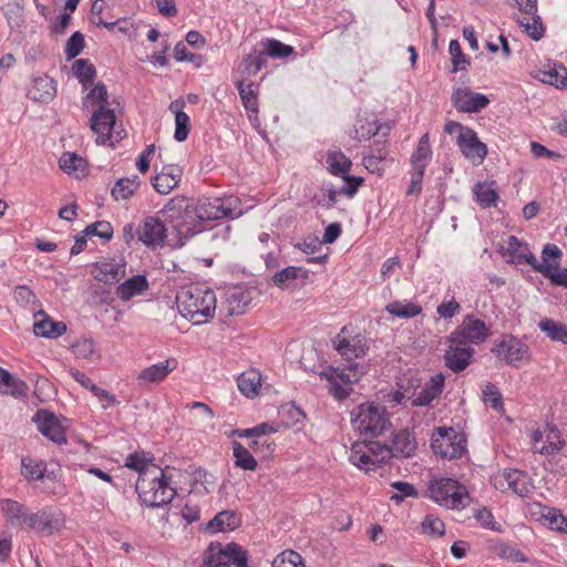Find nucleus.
<instances>
[{"label": "nucleus", "mask_w": 567, "mask_h": 567, "mask_svg": "<svg viewBox=\"0 0 567 567\" xmlns=\"http://www.w3.org/2000/svg\"><path fill=\"white\" fill-rule=\"evenodd\" d=\"M83 107L93 110L90 126L96 135V143L113 145L112 132L115 114L110 107L109 93L104 83H96L83 99Z\"/></svg>", "instance_id": "1"}, {"label": "nucleus", "mask_w": 567, "mask_h": 567, "mask_svg": "<svg viewBox=\"0 0 567 567\" xmlns=\"http://www.w3.org/2000/svg\"><path fill=\"white\" fill-rule=\"evenodd\" d=\"M176 303L183 317L199 324L214 316L216 297L214 291L208 288L190 285L177 292Z\"/></svg>", "instance_id": "2"}, {"label": "nucleus", "mask_w": 567, "mask_h": 567, "mask_svg": "<svg viewBox=\"0 0 567 567\" xmlns=\"http://www.w3.org/2000/svg\"><path fill=\"white\" fill-rule=\"evenodd\" d=\"M172 478L161 467H150L138 476L135 489L140 499L148 507L169 504L176 495Z\"/></svg>", "instance_id": "3"}, {"label": "nucleus", "mask_w": 567, "mask_h": 567, "mask_svg": "<svg viewBox=\"0 0 567 567\" xmlns=\"http://www.w3.org/2000/svg\"><path fill=\"white\" fill-rule=\"evenodd\" d=\"M351 423L363 435L379 436L391 426L386 408L373 402H364L351 411Z\"/></svg>", "instance_id": "4"}, {"label": "nucleus", "mask_w": 567, "mask_h": 567, "mask_svg": "<svg viewBox=\"0 0 567 567\" xmlns=\"http://www.w3.org/2000/svg\"><path fill=\"white\" fill-rule=\"evenodd\" d=\"M239 199L237 197H204L198 199L194 207L185 206V216L192 217L194 214L200 221L217 220L221 218L234 219L241 215L238 207Z\"/></svg>", "instance_id": "5"}, {"label": "nucleus", "mask_w": 567, "mask_h": 567, "mask_svg": "<svg viewBox=\"0 0 567 567\" xmlns=\"http://www.w3.org/2000/svg\"><path fill=\"white\" fill-rule=\"evenodd\" d=\"M359 363H350L346 369L327 367L320 372V378L328 382V392L336 400L343 401L353 392V384L364 374Z\"/></svg>", "instance_id": "6"}, {"label": "nucleus", "mask_w": 567, "mask_h": 567, "mask_svg": "<svg viewBox=\"0 0 567 567\" xmlns=\"http://www.w3.org/2000/svg\"><path fill=\"white\" fill-rule=\"evenodd\" d=\"M426 495L441 506L458 509L468 497L465 486L450 477H434L430 481Z\"/></svg>", "instance_id": "7"}, {"label": "nucleus", "mask_w": 567, "mask_h": 567, "mask_svg": "<svg viewBox=\"0 0 567 567\" xmlns=\"http://www.w3.org/2000/svg\"><path fill=\"white\" fill-rule=\"evenodd\" d=\"M433 157V151L430 143L429 133L423 134L416 148L411 155L410 165V185L406 189L408 196H419L422 192L423 178L426 167L430 165Z\"/></svg>", "instance_id": "8"}, {"label": "nucleus", "mask_w": 567, "mask_h": 567, "mask_svg": "<svg viewBox=\"0 0 567 567\" xmlns=\"http://www.w3.org/2000/svg\"><path fill=\"white\" fill-rule=\"evenodd\" d=\"M431 447L436 455L443 458H458L466 451L465 434L454 427H437L432 436Z\"/></svg>", "instance_id": "9"}, {"label": "nucleus", "mask_w": 567, "mask_h": 567, "mask_svg": "<svg viewBox=\"0 0 567 567\" xmlns=\"http://www.w3.org/2000/svg\"><path fill=\"white\" fill-rule=\"evenodd\" d=\"M443 360L445 367L454 373H461L473 362L475 349L458 339L447 336Z\"/></svg>", "instance_id": "10"}, {"label": "nucleus", "mask_w": 567, "mask_h": 567, "mask_svg": "<svg viewBox=\"0 0 567 567\" xmlns=\"http://www.w3.org/2000/svg\"><path fill=\"white\" fill-rule=\"evenodd\" d=\"M491 351L497 359L514 367L529 360V347L512 334L503 336L494 343Z\"/></svg>", "instance_id": "11"}, {"label": "nucleus", "mask_w": 567, "mask_h": 567, "mask_svg": "<svg viewBox=\"0 0 567 567\" xmlns=\"http://www.w3.org/2000/svg\"><path fill=\"white\" fill-rule=\"evenodd\" d=\"M450 336L473 347V344L483 343L488 338L489 328L483 320L475 318L473 315H466L462 323Z\"/></svg>", "instance_id": "12"}, {"label": "nucleus", "mask_w": 567, "mask_h": 567, "mask_svg": "<svg viewBox=\"0 0 567 567\" xmlns=\"http://www.w3.org/2000/svg\"><path fill=\"white\" fill-rule=\"evenodd\" d=\"M456 144L465 158L475 165L483 163L487 155V146L481 142L473 128H464L456 137Z\"/></svg>", "instance_id": "13"}, {"label": "nucleus", "mask_w": 567, "mask_h": 567, "mask_svg": "<svg viewBox=\"0 0 567 567\" xmlns=\"http://www.w3.org/2000/svg\"><path fill=\"white\" fill-rule=\"evenodd\" d=\"M452 105L463 113H477L489 104V99L467 87H456L451 96Z\"/></svg>", "instance_id": "14"}, {"label": "nucleus", "mask_w": 567, "mask_h": 567, "mask_svg": "<svg viewBox=\"0 0 567 567\" xmlns=\"http://www.w3.org/2000/svg\"><path fill=\"white\" fill-rule=\"evenodd\" d=\"M533 449L543 455H550L561 450L564 441L556 426L546 425L544 430H536L533 433Z\"/></svg>", "instance_id": "15"}, {"label": "nucleus", "mask_w": 567, "mask_h": 567, "mask_svg": "<svg viewBox=\"0 0 567 567\" xmlns=\"http://www.w3.org/2000/svg\"><path fill=\"white\" fill-rule=\"evenodd\" d=\"M33 421L37 423V427L43 436L56 444L66 443L64 429L52 412L40 410L33 416Z\"/></svg>", "instance_id": "16"}, {"label": "nucleus", "mask_w": 567, "mask_h": 567, "mask_svg": "<svg viewBox=\"0 0 567 567\" xmlns=\"http://www.w3.org/2000/svg\"><path fill=\"white\" fill-rule=\"evenodd\" d=\"M138 239L147 247H161L166 238V228L163 221L155 216H147L136 230Z\"/></svg>", "instance_id": "17"}, {"label": "nucleus", "mask_w": 567, "mask_h": 567, "mask_svg": "<svg viewBox=\"0 0 567 567\" xmlns=\"http://www.w3.org/2000/svg\"><path fill=\"white\" fill-rule=\"evenodd\" d=\"M379 455V458L378 455L373 456V453L367 450L365 442H355L351 447L350 462L360 470L370 471L386 462L385 450L381 449Z\"/></svg>", "instance_id": "18"}, {"label": "nucleus", "mask_w": 567, "mask_h": 567, "mask_svg": "<svg viewBox=\"0 0 567 567\" xmlns=\"http://www.w3.org/2000/svg\"><path fill=\"white\" fill-rule=\"evenodd\" d=\"M0 508L12 527L28 529L32 512L25 505L14 499L6 498L0 501Z\"/></svg>", "instance_id": "19"}, {"label": "nucleus", "mask_w": 567, "mask_h": 567, "mask_svg": "<svg viewBox=\"0 0 567 567\" xmlns=\"http://www.w3.org/2000/svg\"><path fill=\"white\" fill-rule=\"evenodd\" d=\"M62 520L58 514L43 508L31 514L28 529L35 530L44 536H50L60 530Z\"/></svg>", "instance_id": "20"}, {"label": "nucleus", "mask_w": 567, "mask_h": 567, "mask_svg": "<svg viewBox=\"0 0 567 567\" xmlns=\"http://www.w3.org/2000/svg\"><path fill=\"white\" fill-rule=\"evenodd\" d=\"M177 364L178 362L175 358H168L163 362L144 368L140 372L137 380L142 385L161 383L171 372L177 369Z\"/></svg>", "instance_id": "21"}, {"label": "nucleus", "mask_w": 567, "mask_h": 567, "mask_svg": "<svg viewBox=\"0 0 567 567\" xmlns=\"http://www.w3.org/2000/svg\"><path fill=\"white\" fill-rule=\"evenodd\" d=\"M183 169L178 165H165L152 179V185L159 194H169L181 182Z\"/></svg>", "instance_id": "22"}, {"label": "nucleus", "mask_w": 567, "mask_h": 567, "mask_svg": "<svg viewBox=\"0 0 567 567\" xmlns=\"http://www.w3.org/2000/svg\"><path fill=\"white\" fill-rule=\"evenodd\" d=\"M224 299L223 307L228 316H238L244 313L251 301L249 291L239 286L227 289L224 295Z\"/></svg>", "instance_id": "23"}, {"label": "nucleus", "mask_w": 567, "mask_h": 567, "mask_svg": "<svg viewBox=\"0 0 567 567\" xmlns=\"http://www.w3.org/2000/svg\"><path fill=\"white\" fill-rule=\"evenodd\" d=\"M333 346L338 353L349 361L365 355L368 351L367 341L360 336L349 339L338 336L333 340Z\"/></svg>", "instance_id": "24"}, {"label": "nucleus", "mask_w": 567, "mask_h": 567, "mask_svg": "<svg viewBox=\"0 0 567 567\" xmlns=\"http://www.w3.org/2000/svg\"><path fill=\"white\" fill-rule=\"evenodd\" d=\"M125 276V262L116 259L102 260L95 265L94 278L105 284H116Z\"/></svg>", "instance_id": "25"}, {"label": "nucleus", "mask_w": 567, "mask_h": 567, "mask_svg": "<svg viewBox=\"0 0 567 567\" xmlns=\"http://www.w3.org/2000/svg\"><path fill=\"white\" fill-rule=\"evenodd\" d=\"M445 384V377L443 373H437L430 378V380L424 384V388L416 394V396L412 400V406H427L431 404L433 400L439 398Z\"/></svg>", "instance_id": "26"}, {"label": "nucleus", "mask_w": 567, "mask_h": 567, "mask_svg": "<svg viewBox=\"0 0 567 567\" xmlns=\"http://www.w3.org/2000/svg\"><path fill=\"white\" fill-rule=\"evenodd\" d=\"M34 316L37 321L33 324V331L39 337L58 338L66 331L64 322L52 320L43 310L38 311Z\"/></svg>", "instance_id": "27"}, {"label": "nucleus", "mask_w": 567, "mask_h": 567, "mask_svg": "<svg viewBox=\"0 0 567 567\" xmlns=\"http://www.w3.org/2000/svg\"><path fill=\"white\" fill-rule=\"evenodd\" d=\"M56 89L53 79L44 75L35 78L27 92V97L40 103H48L55 96Z\"/></svg>", "instance_id": "28"}, {"label": "nucleus", "mask_w": 567, "mask_h": 567, "mask_svg": "<svg viewBox=\"0 0 567 567\" xmlns=\"http://www.w3.org/2000/svg\"><path fill=\"white\" fill-rule=\"evenodd\" d=\"M308 278V270L301 267L288 266L276 271L271 277V282L280 289H290L296 287V281Z\"/></svg>", "instance_id": "29"}, {"label": "nucleus", "mask_w": 567, "mask_h": 567, "mask_svg": "<svg viewBox=\"0 0 567 567\" xmlns=\"http://www.w3.org/2000/svg\"><path fill=\"white\" fill-rule=\"evenodd\" d=\"M148 288V281L145 276L136 275L125 280L116 288V295L122 301H127L131 298L141 295Z\"/></svg>", "instance_id": "30"}, {"label": "nucleus", "mask_w": 567, "mask_h": 567, "mask_svg": "<svg viewBox=\"0 0 567 567\" xmlns=\"http://www.w3.org/2000/svg\"><path fill=\"white\" fill-rule=\"evenodd\" d=\"M240 523V517L235 512L221 511L208 522L206 529L210 533L234 530L239 527Z\"/></svg>", "instance_id": "31"}, {"label": "nucleus", "mask_w": 567, "mask_h": 567, "mask_svg": "<svg viewBox=\"0 0 567 567\" xmlns=\"http://www.w3.org/2000/svg\"><path fill=\"white\" fill-rule=\"evenodd\" d=\"M507 487L520 497H525L530 492L529 478L526 473L518 470L505 471L503 476Z\"/></svg>", "instance_id": "32"}, {"label": "nucleus", "mask_w": 567, "mask_h": 567, "mask_svg": "<svg viewBox=\"0 0 567 567\" xmlns=\"http://www.w3.org/2000/svg\"><path fill=\"white\" fill-rule=\"evenodd\" d=\"M184 103L176 100L169 104V111L175 114L174 138L184 142L189 134V116L182 111Z\"/></svg>", "instance_id": "33"}, {"label": "nucleus", "mask_w": 567, "mask_h": 567, "mask_svg": "<svg viewBox=\"0 0 567 567\" xmlns=\"http://www.w3.org/2000/svg\"><path fill=\"white\" fill-rule=\"evenodd\" d=\"M390 128L391 127L388 124H378L377 121H359L353 134H351V137L358 141L369 140L372 136H375L379 132H381L382 137H385L389 134Z\"/></svg>", "instance_id": "34"}, {"label": "nucleus", "mask_w": 567, "mask_h": 567, "mask_svg": "<svg viewBox=\"0 0 567 567\" xmlns=\"http://www.w3.org/2000/svg\"><path fill=\"white\" fill-rule=\"evenodd\" d=\"M415 439L412 433L408 430L398 432L392 441V453L393 455H401L403 457L411 456L415 451Z\"/></svg>", "instance_id": "35"}, {"label": "nucleus", "mask_w": 567, "mask_h": 567, "mask_svg": "<svg viewBox=\"0 0 567 567\" xmlns=\"http://www.w3.org/2000/svg\"><path fill=\"white\" fill-rule=\"evenodd\" d=\"M239 391L247 398L258 395L261 386V377L254 370L241 373L237 379Z\"/></svg>", "instance_id": "36"}, {"label": "nucleus", "mask_w": 567, "mask_h": 567, "mask_svg": "<svg viewBox=\"0 0 567 567\" xmlns=\"http://www.w3.org/2000/svg\"><path fill=\"white\" fill-rule=\"evenodd\" d=\"M141 182L138 176H133L132 178L123 177L115 182L114 186L111 189V195L115 200H125L134 195L136 189L138 188Z\"/></svg>", "instance_id": "37"}, {"label": "nucleus", "mask_w": 567, "mask_h": 567, "mask_svg": "<svg viewBox=\"0 0 567 567\" xmlns=\"http://www.w3.org/2000/svg\"><path fill=\"white\" fill-rule=\"evenodd\" d=\"M538 328L546 333L553 341H559L567 344V326L549 318H543L538 322Z\"/></svg>", "instance_id": "38"}, {"label": "nucleus", "mask_w": 567, "mask_h": 567, "mask_svg": "<svg viewBox=\"0 0 567 567\" xmlns=\"http://www.w3.org/2000/svg\"><path fill=\"white\" fill-rule=\"evenodd\" d=\"M59 165L66 174H76L78 176L84 175L87 166L86 161L82 156L70 152L62 154Z\"/></svg>", "instance_id": "39"}, {"label": "nucleus", "mask_w": 567, "mask_h": 567, "mask_svg": "<svg viewBox=\"0 0 567 567\" xmlns=\"http://www.w3.org/2000/svg\"><path fill=\"white\" fill-rule=\"evenodd\" d=\"M233 455L235 465L245 471H255L258 466L257 460L252 456L248 447L241 443L233 442Z\"/></svg>", "instance_id": "40"}, {"label": "nucleus", "mask_w": 567, "mask_h": 567, "mask_svg": "<svg viewBox=\"0 0 567 567\" xmlns=\"http://www.w3.org/2000/svg\"><path fill=\"white\" fill-rule=\"evenodd\" d=\"M327 164L330 174L341 177L347 175L352 166L351 159L340 151L329 152Z\"/></svg>", "instance_id": "41"}, {"label": "nucleus", "mask_w": 567, "mask_h": 567, "mask_svg": "<svg viewBox=\"0 0 567 567\" xmlns=\"http://www.w3.org/2000/svg\"><path fill=\"white\" fill-rule=\"evenodd\" d=\"M474 197L482 208L495 206L498 200V194L492 184L477 183L473 188Z\"/></svg>", "instance_id": "42"}, {"label": "nucleus", "mask_w": 567, "mask_h": 567, "mask_svg": "<svg viewBox=\"0 0 567 567\" xmlns=\"http://www.w3.org/2000/svg\"><path fill=\"white\" fill-rule=\"evenodd\" d=\"M385 310L398 318L409 319L419 316L422 307L416 302L392 301L386 305Z\"/></svg>", "instance_id": "43"}, {"label": "nucleus", "mask_w": 567, "mask_h": 567, "mask_svg": "<svg viewBox=\"0 0 567 567\" xmlns=\"http://www.w3.org/2000/svg\"><path fill=\"white\" fill-rule=\"evenodd\" d=\"M72 70L84 89H87L93 83L96 75L95 66L86 59L76 60L73 63Z\"/></svg>", "instance_id": "44"}, {"label": "nucleus", "mask_w": 567, "mask_h": 567, "mask_svg": "<svg viewBox=\"0 0 567 567\" xmlns=\"http://www.w3.org/2000/svg\"><path fill=\"white\" fill-rule=\"evenodd\" d=\"M237 90L240 95L241 102L247 111L258 112L257 86L255 83H245L244 81L237 82Z\"/></svg>", "instance_id": "45"}, {"label": "nucleus", "mask_w": 567, "mask_h": 567, "mask_svg": "<svg viewBox=\"0 0 567 567\" xmlns=\"http://www.w3.org/2000/svg\"><path fill=\"white\" fill-rule=\"evenodd\" d=\"M21 474L28 481L42 480L47 471V464L43 461H38L32 457L25 456L21 461Z\"/></svg>", "instance_id": "46"}, {"label": "nucleus", "mask_w": 567, "mask_h": 567, "mask_svg": "<svg viewBox=\"0 0 567 567\" xmlns=\"http://www.w3.org/2000/svg\"><path fill=\"white\" fill-rule=\"evenodd\" d=\"M262 45V52L266 54V58L284 59L295 52V49L291 45L285 44L277 39H267Z\"/></svg>", "instance_id": "47"}, {"label": "nucleus", "mask_w": 567, "mask_h": 567, "mask_svg": "<svg viewBox=\"0 0 567 567\" xmlns=\"http://www.w3.org/2000/svg\"><path fill=\"white\" fill-rule=\"evenodd\" d=\"M204 565L206 567L227 566L225 548L220 543H212L204 551Z\"/></svg>", "instance_id": "48"}, {"label": "nucleus", "mask_w": 567, "mask_h": 567, "mask_svg": "<svg viewBox=\"0 0 567 567\" xmlns=\"http://www.w3.org/2000/svg\"><path fill=\"white\" fill-rule=\"evenodd\" d=\"M540 517L550 529L567 533V519L559 511L544 507Z\"/></svg>", "instance_id": "49"}, {"label": "nucleus", "mask_w": 567, "mask_h": 567, "mask_svg": "<svg viewBox=\"0 0 567 567\" xmlns=\"http://www.w3.org/2000/svg\"><path fill=\"white\" fill-rule=\"evenodd\" d=\"M526 18L519 20V24L524 28L525 32L534 40L543 38L545 28L540 17L537 12L526 13Z\"/></svg>", "instance_id": "50"}, {"label": "nucleus", "mask_w": 567, "mask_h": 567, "mask_svg": "<svg viewBox=\"0 0 567 567\" xmlns=\"http://www.w3.org/2000/svg\"><path fill=\"white\" fill-rule=\"evenodd\" d=\"M225 548L227 565H235L237 567H248L247 553L241 546L236 543H228Z\"/></svg>", "instance_id": "51"}, {"label": "nucleus", "mask_w": 567, "mask_h": 567, "mask_svg": "<svg viewBox=\"0 0 567 567\" xmlns=\"http://www.w3.org/2000/svg\"><path fill=\"white\" fill-rule=\"evenodd\" d=\"M543 81L559 89H567V69L563 64L555 65L544 72Z\"/></svg>", "instance_id": "52"}, {"label": "nucleus", "mask_w": 567, "mask_h": 567, "mask_svg": "<svg viewBox=\"0 0 567 567\" xmlns=\"http://www.w3.org/2000/svg\"><path fill=\"white\" fill-rule=\"evenodd\" d=\"M16 301L22 307H30L32 310L39 305L35 293L24 285L17 286L13 291Z\"/></svg>", "instance_id": "53"}, {"label": "nucleus", "mask_w": 567, "mask_h": 567, "mask_svg": "<svg viewBox=\"0 0 567 567\" xmlns=\"http://www.w3.org/2000/svg\"><path fill=\"white\" fill-rule=\"evenodd\" d=\"M125 466L138 472V476L150 467H158L151 460L146 458L144 453L138 452L132 453L126 457Z\"/></svg>", "instance_id": "54"}, {"label": "nucleus", "mask_w": 567, "mask_h": 567, "mask_svg": "<svg viewBox=\"0 0 567 567\" xmlns=\"http://www.w3.org/2000/svg\"><path fill=\"white\" fill-rule=\"evenodd\" d=\"M267 64L266 54L260 51L258 54H248L244 59L245 73L255 76Z\"/></svg>", "instance_id": "55"}, {"label": "nucleus", "mask_w": 567, "mask_h": 567, "mask_svg": "<svg viewBox=\"0 0 567 567\" xmlns=\"http://www.w3.org/2000/svg\"><path fill=\"white\" fill-rule=\"evenodd\" d=\"M85 44L84 35L76 31L66 41L64 53L66 60L75 59L83 50Z\"/></svg>", "instance_id": "56"}, {"label": "nucleus", "mask_w": 567, "mask_h": 567, "mask_svg": "<svg viewBox=\"0 0 567 567\" xmlns=\"http://www.w3.org/2000/svg\"><path fill=\"white\" fill-rule=\"evenodd\" d=\"M72 351L76 358L92 359L96 352L95 342L91 338H83L72 344Z\"/></svg>", "instance_id": "57"}, {"label": "nucleus", "mask_w": 567, "mask_h": 567, "mask_svg": "<svg viewBox=\"0 0 567 567\" xmlns=\"http://www.w3.org/2000/svg\"><path fill=\"white\" fill-rule=\"evenodd\" d=\"M272 567H306L302 563L301 556L293 550H286L278 555L274 561Z\"/></svg>", "instance_id": "58"}, {"label": "nucleus", "mask_w": 567, "mask_h": 567, "mask_svg": "<svg viewBox=\"0 0 567 567\" xmlns=\"http://www.w3.org/2000/svg\"><path fill=\"white\" fill-rule=\"evenodd\" d=\"M0 10L9 22H17L23 11V0H0Z\"/></svg>", "instance_id": "59"}, {"label": "nucleus", "mask_w": 567, "mask_h": 567, "mask_svg": "<svg viewBox=\"0 0 567 567\" xmlns=\"http://www.w3.org/2000/svg\"><path fill=\"white\" fill-rule=\"evenodd\" d=\"M516 264H518V265L527 264L535 271L540 272L545 278H546L547 274L549 272V269H550V267L553 265V264H542V262H538V260L532 254L529 248L526 251H524L523 254L517 255V262Z\"/></svg>", "instance_id": "60"}, {"label": "nucleus", "mask_w": 567, "mask_h": 567, "mask_svg": "<svg viewBox=\"0 0 567 567\" xmlns=\"http://www.w3.org/2000/svg\"><path fill=\"white\" fill-rule=\"evenodd\" d=\"M174 228L177 231L178 240L176 243L177 247H183L187 239L193 237L196 233H199L202 228L192 226L190 223L183 220H176L174 224Z\"/></svg>", "instance_id": "61"}, {"label": "nucleus", "mask_w": 567, "mask_h": 567, "mask_svg": "<svg viewBox=\"0 0 567 567\" xmlns=\"http://www.w3.org/2000/svg\"><path fill=\"white\" fill-rule=\"evenodd\" d=\"M483 396L485 402L491 403V408L496 411L503 410V396L495 384L487 382L483 389Z\"/></svg>", "instance_id": "62"}, {"label": "nucleus", "mask_w": 567, "mask_h": 567, "mask_svg": "<svg viewBox=\"0 0 567 567\" xmlns=\"http://www.w3.org/2000/svg\"><path fill=\"white\" fill-rule=\"evenodd\" d=\"M449 51L452 55L453 72L465 69V65L470 64L468 59L462 52L461 44L457 40H452L449 44Z\"/></svg>", "instance_id": "63"}, {"label": "nucleus", "mask_w": 567, "mask_h": 567, "mask_svg": "<svg viewBox=\"0 0 567 567\" xmlns=\"http://www.w3.org/2000/svg\"><path fill=\"white\" fill-rule=\"evenodd\" d=\"M421 527L423 533L432 536H443L445 533L444 523L433 515H426L421 524Z\"/></svg>", "instance_id": "64"}]
</instances>
